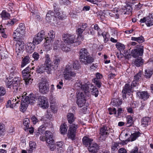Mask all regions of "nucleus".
Here are the masks:
<instances>
[{"label":"nucleus","mask_w":153,"mask_h":153,"mask_svg":"<svg viewBox=\"0 0 153 153\" xmlns=\"http://www.w3.org/2000/svg\"><path fill=\"white\" fill-rule=\"evenodd\" d=\"M22 81L20 77H15L12 81V88L13 91L16 93L21 94V107L20 109L23 112L25 110L29 104L33 105L36 102L37 98L33 94H30L28 96H26L27 94L26 92L22 94L23 85L21 83Z\"/></svg>","instance_id":"obj_1"},{"label":"nucleus","mask_w":153,"mask_h":153,"mask_svg":"<svg viewBox=\"0 0 153 153\" xmlns=\"http://www.w3.org/2000/svg\"><path fill=\"white\" fill-rule=\"evenodd\" d=\"M79 56L81 62L85 64H90L94 61V59L91 56L87 50L85 48L80 50Z\"/></svg>","instance_id":"obj_2"},{"label":"nucleus","mask_w":153,"mask_h":153,"mask_svg":"<svg viewBox=\"0 0 153 153\" xmlns=\"http://www.w3.org/2000/svg\"><path fill=\"white\" fill-rule=\"evenodd\" d=\"M25 29L24 25L22 24H21L13 33V36L14 40L17 41L20 39L24 34Z\"/></svg>","instance_id":"obj_3"},{"label":"nucleus","mask_w":153,"mask_h":153,"mask_svg":"<svg viewBox=\"0 0 153 153\" xmlns=\"http://www.w3.org/2000/svg\"><path fill=\"white\" fill-rule=\"evenodd\" d=\"M45 138H47L46 143L48 145L51 151H53L55 147L52 133L49 131H47L45 132Z\"/></svg>","instance_id":"obj_4"},{"label":"nucleus","mask_w":153,"mask_h":153,"mask_svg":"<svg viewBox=\"0 0 153 153\" xmlns=\"http://www.w3.org/2000/svg\"><path fill=\"white\" fill-rule=\"evenodd\" d=\"M30 68L28 67L22 71L24 80L27 85L31 83L33 80V79H31V76L30 74Z\"/></svg>","instance_id":"obj_5"},{"label":"nucleus","mask_w":153,"mask_h":153,"mask_svg":"<svg viewBox=\"0 0 153 153\" xmlns=\"http://www.w3.org/2000/svg\"><path fill=\"white\" fill-rule=\"evenodd\" d=\"M76 75L75 72L71 71V69L69 66H66L63 73L64 77L65 80H70L72 77H75Z\"/></svg>","instance_id":"obj_6"},{"label":"nucleus","mask_w":153,"mask_h":153,"mask_svg":"<svg viewBox=\"0 0 153 153\" xmlns=\"http://www.w3.org/2000/svg\"><path fill=\"white\" fill-rule=\"evenodd\" d=\"M38 87L39 92L43 94H46L49 92V85L46 81L40 82L39 83Z\"/></svg>","instance_id":"obj_7"},{"label":"nucleus","mask_w":153,"mask_h":153,"mask_svg":"<svg viewBox=\"0 0 153 153\" xmlns=\"http://www.w3.org/2000/svg\"><path fill=\"white\" fill-rule=\"evenodd\" d=\"M77 128L78 126L77 124H73L70 125L68 134L69 138L72 140L74 139L76 131Z\"/></svg>","instance_id":"obj_8"},{"label":"nucleus","mask_w":153,"mask_h":153,"mask_svg":"<svg viewBox=\"0 0 153 153\" xmlns=\"http://www.w3.org/2000/svg\"><path fill=\"white\" fill-rule=\"evenodd\" d=\"M38 104L43 109L46 108L49 106L48 100L45 97L42 96L39 97L38 98Z\"/></svg>","instance_id":"obj_9"},{"label":"nucleus","mask_w":153,"mask_h":153,"mask_svg":"<svg viewBox=\"0 0 153 153\" xmlns=\"http://www.w3.org/2000/svg\"><path fill=\"white\" fill-rule=\"evenodd\" d=\"M63 40L65 43L68 44L77 42V39L74 35L64 34L63 36Z\"/></svg>","instance_id":"obj_10"},{"label":"nucleus","mask_w":153,"mask_h":153,"mask_svg":"<svg viewBox=\"0 0 153 153\" xmlns=\"http://www.w3.org/2000/svg\"><path fill=\"white\" fill-rule=\"evenodd\" d=\"M143 47L139 46L132 50L130 54L134 58L140 56H141L143 54Z\"/></svg>","instance_id":"obj_11"},{"label":"nucleus","mask_w":153,"mask_h":153,"mask_svg":"<svg viewBox=\"0 0 153 153\" xmlns=\"http://www.w3.org/2000/svg\"><path fill=\"white\" fill-rule=\"evenodd\" d=\"M60 62V60L59 57H55L53 58V60L52 62L50 70L48 71L47 72L48 74L51 73V70H55L57 68Z\"/></svg>","instance_id":"obj_12"},{"label":"nucleus","mask_w":153,"mask_h":153,"mask_svg":"<svg viewBox=\"0 0 153 153\" xmlns=\"http://www.w3.org/2000/svg\"><path fill=\"white\" fill-rule=\"evenodd\" d=\"M85 95L82 92H80V94H79L77 95V100L76 101L77 104L79 107H82L85 102Z\"/></svg>","instance_id":"obj_13"},{"label":"nucleus","mask_w":153,"mask_h":153,"mask_svg":"<svg viewBox=\"0 0 153 153\" xmlns=\"http://www.w3.org/2000/svg\"><path fill=\"white\" fill-rule=\"evenodd\" d=\"M16 45V52L18 55L19 53L22 52V50L24 48L25 46V43L24 42L22 41L19 40L18 39Z\"/></svg>","instance_id":"obj_14"},{"label":"nucleus","mask_w":153,"mask_h":153,"mask_svg":"<svg viewBox=\"0 0 153 153\" xmlns=\"http://www.w3.org/2000/svg\"><path fill=\"white\" fill-rule=\"evenodd\" d=\"M55 32L53 30H51L48 33L47 37L45 39L47 43H50L53 42L55 38Z\"/></svg>","instance_id":"obj_15"},{"label":"nucleus","mask_w":153,"mask_h":153,"mask_svg":"<svg viewBox=\"0 0 153 153\" xmlns=\"http://www.w3.org/2000/svg\"><path fill=\"white\" fill-rule=\"evenodd\" d=\"M99 147L98 145L95 143H92L89 146L88 149L89 151L93 153L97 152L99 150Z\"/></svg>","instance_id":"obj_16"},{"label":"nucleus","mask_w":153,"mask_h":153,"mask_svg":"<svg viewBox=\"0 0 153 153\" xmlns=\"http://www.w3.org/2000/svg\"><path fill=\"white\" fill-rule=\"evenodd\" d=\"M96 78H94L92 80V81L94 82L99 88L101 86L102 83L100 80L102 77V75L99 73L96 74Z\"/></svg>","instance_id":"obj_17"},{"label":"nucleus","mask_w":153,"mask_h":153,"mask_svg":"<svg viewBox=\"0 0 153 153\" xmlns=\"http://www.w3.org/2000/svg\"><path fill=\"white\" fill-rule=\"evenodd\" d=\"M121 10L124 14H129L131 12V8L129 4H126L125 6L122 7Z\"/></svg>","instance_id":"obj_18"},{"label":"nucleus","mask_w":153,"mask_h":153,"mask_svg":"<svg viewBox=\"0 0 153 153\" xmlns=\"http://www.w3.org/2000/svg\"><path fill=\"white\" fill-rule=\"evenodd\" d=\"M137 95L139 98L145 100L148 99L149 97V95L147 91H139L137 93Z\"/></svg>","instance_id":"obj_19"},{"label":"nucleus","mask_w":153,"mask_h":153,"mask_svg":"<svg viewBox=\"0 0 153 153\" xmlns=\"http://www.w3.org/2000/svg\"><path fill=\"white\" fill-rule=\"evenodd\" d=\"M45 63L46 65V67L48 71L50 70L51 65V61L50 55L48 54L45 55Z\"/></svg>","instance_id":"obj_20"},{"label":"nucleus","mask_w":153,"mask_h":153,"mask_svg":"<svg viewBox=\"0 0 153 153\" xmlns=\"http://www.w3.org/2000/svg\"><path fill=\"white\" fill-rule=\"evenodd\" d=\"M55 14L51 11H49L46 14V19L48 22H51V21L54 19L55 18Z\"/></svg>","instance_id":"obj_21"},{"label":"nucleus","mask_w":153,"mask_h":153,"mask_svg":"<svg viewBox=\"0 0 153 153\" xmlns=\"http://www.w3.org/2000/svg\"><path fill=\"white\" fill-rule=\"evenodd\" d=\"M110 128L106 126H103L100 128V134L108 135L110 132Z\"/></svg>","instance_id":"obj_22"},{"label":"nucleus","mask_w":153,"mask_h":153,"mask_svg":"<svg viewBox=\"0 0 153 153\" xmlns=\"http://www.w3.org/2000/svg\"><path fill=\"white\" fill-rule=\"evenodd\" d=\"M35 44L33 43L29 42L26 46V49L27 52L31 53L33 51L35 47Z\"/></svg>","instance_id":"obj_23"},{"label":"nucleus","mask_w":153,"mask_h":153,"mask_svg":"<svg viewBox=\"0 0 153 153\" xmlns=\"http://www.w3.org/2000/svg\"><path fill=\"white\" fill-rule=\"evenodd\" d=\"M47 68L46 66L45 65H42L38 66L36 68V72L39 74L43 73L46 70V68Z\"/></svg>","instance_id":"obj_24"},{"label":"nucleus","mask_w":153,"mask_h":153,"mask_svg":"<svg viewBox=\"0 0 153 153\" xmlns=\"http://www.w3.org/2000/svg\"><path fill=\"white\" fill-rule=\"evenodd\" d=\"M93 141V139L87 137L85 136L82 139L83 143L86 146L88 145L89 146L92 143Z\"/></svg>","instance_id":"obj_25"},{"label":"nucleus","mask_w":153,"mask_h":153,"mask_svg":"<svg viewBox=\"0 0 153 153\" xmlns=\"http://www.w3.org/2000/svg\"><path fill=\"white\" fill-rule=\"evenodd\" d=\"M131 88L130 86V85L128 84H126L122 91V93L123 94V97L126 96V94L127 93H130L131 91Z\"/></svg>","instance_id":"obj_26"},{"label":"nucleus","mask_w":153,"mask_h":153,"mask_svg":"<svg viewBox=\"0 0 153 153\" xmlns=\"http://www.w3.org/2000/svg\"><path fill=\"white\" fill-rule=\"evenodd\" d=\"M151 120L148 117H143L141 120V125L143 127H146L147 126L150 122Z\"/></svg>","instance_id":"obj_27"},{"label":"nucleus","mask_w":153,"mask_h":153,"mask_svg":"<svg viewBox=\"0 0 153 153\" xmlns=\"http://www.w3.org/2000/svg\"><path fill=\"white\" fill-rule=\"evenodd\" d=\"M143 62V60L141 57H139L134 60L132 63L137 67H139L142 65Z\"/></svg>","instance_id":"obj_28"},{"label":"nucleus","mask_w":153,"mask_h":153,"mask_svg":"<svg viewBox=\"0 0 153 153\" xmlns=\"http://www.w3.org/2000/svg\"><path fill=\"white\" fill-rule=\"evenodd\" d=\"M0 56L1 59H5L8 56V52L4 48H0Z\"/></svg>","instance_id":"obj_29"},{"label":"nucleus","mask_w":153,"mask_h":153,"mask_svg":"<svg viewBox=\"0 0 153 153\" xmlns=\"http://www.w3.org/2000/svg\"><path fill=\"white\" fill-rule=\"evenodd\" d=\"M75 85L76 87L79 88V89H81L82 90H87L88 88V86L87 84H85L83 85L80 82L77 83L75 84Z\"/></svg>","instance_id":"obj_30"},{"label":"nucleus","mask_w":153,"mask_h":153,"mask_svg":"<svg viewBox=\"0 0 153 153\" xmlns=\"http://www.w3.org/2000/svg\"><path fill=\"white\" fill-rule=\"evenodd\" d=\"M30 62V58L28 56H26L22 59V62L21 67L22 68L28 64Z\"/></svg>","instance_id":"obj_31"},{"label":"nucleus","mask_w":153,"mask_h":153,"mask_svg":"<svg viewBox=\"0 0 153 153\" xmlns=\"http://www.w3.org/2000/svg\"><path fill=\"white\" fill-rule=\"evenodd\" d=\"M56 145L58 147L57 149L58 150H60V151L59 152L61 153L62 152H63L64 150V143L62 141H59L57 142L56 143Z\"/></svg>","instance_id":"obj_32"},{"label":"nucleus","mask_w":153,"mask_h":153,"mask_svg":"<svg viewBox=\"0 0 153 153\" xmlns=\"http://www.w3.org/2000/svg\"><path fill=\"white\" fill-rule=\"evenodd\" d=\"M54 11L56 13L55 17H57L59 19H62L66 16L65 15H63L62 13H61L59 10H57L56 9L54 8Z\"/></svg>","instance_id":"obj_33"},{"label":"nucleus","mask_w":153,"mask_h":153,"mask_svg":"<svg viewBox=\"0 0 153 153\" xmlns=\"http://www.w3.org/2000/svg\"><path fill=\"white\" fill-rule=\"evenodd\" d=\"M67 118L68 123L70 124H71L74 122L76 118L74 114L71 113L68 114L67 115Z\"/></svg>","instance_id":"obj_34"},{"label":"nucleus","mask_w":153,"mask_h":153,"mask_svg":"<svg viewBox=\"0 0 153 153\" xmlns=\"http://www.w3.org/2000/svg\"><path fill=\"white\" fill-rule=\"evenodd\" d=\"M43 39L41 37L36 35L33 38V43L35 45H37L40 43Z\"/></svg>","instance_id":"obj_35"},{"label":"nucleus","mask_w":153,"mask_h":153,"mask_svg":"<svg viewBox=\"0 0 153 153\" xmlns=\"http://www.w3.org/2000/svg\"><path fill=\"white\" fill-rule=\"evenodd\" d=\"M68 127L66 124L64 123L61 125L60 127V130L61 133L62 134H65L67 131Z\"/></svg>","instance_id":"obj_36"},{"label":"nucleus","mask_w":153,"mask_h":153,"mask_svg":"<svg viewBox=\"0 0 153 153\" xmlns=\"http://www.w3.org/2000/svg\"><path fill=\"white\" fill-rule=\"evenodd\" d=\"M153 73L152 70L150 69H146L145 71V76L146 78H149L150 77Z\"/></svg>","instance_id":"obj_37"},{"label":"nucleus","mask_w":153,"mask_h":153,"mask_svg":"<svg viewBox=\"0 0 153 153\" xmlns=\"http://www.w3.org/2000/svg\"><path fill=\"white\" fill-rule=\"evenodd\" d=\"M91 92L92 95H95V97H97L99 93L98 90L95 87H94L93 86H91Z\"/></svg>","instance_id":"obj_38"},{"label":"nucleus","mask_w":153,"mask_h":153,"mask_svg":"<svg viewBox=\"0 0 153 153\" xmlns=\"http://www.w3.org/2000/svg\"><path fill=\"white\" fill-rule=\"evenodd\" d=\"M112 105L114 106H117L120 105L122 103L121 101L119 100L114 98L112 99L111 101Z\"/></svg>","instance_id":"obj_39"},{"label":"nucleus","mask_w":153,"mask_h":153,"mask_svg":"<svg viewBox=\"0 0 153 153\" xmlns=\"http://www.w3.org/2000/svg\"><path fill=\"white\" fill-rule=\"evenodd\" d=\"M1 17L3 19H8L10 16L9 13L6 12L5 10H3L1 14Z\"/></svg>","instance_id":"obj_40"},{"label":"nucleus","mask_w":153,"mask_h":153,"mask_svg":"<svg viewBox=\"0 0 153 153\" xmlns=\"http://www.w3.org/2000/svg\"><path fill=\"white\" fill-rule=\"evenodd\" d=\"M131 39L132 40L136 41L139 43H142L144 41V38L142 36L138 37H132Z\"/></svg>","instance_id":"obj_41"},{"label":"nucleus","mask_w":153,"mask_h":153,"mask_svg":"<svg viewBox=\"0 0 153 153\" xmlns=\"http://www.w3.org/2000/svg\"><path fill=\"white\" fill-rule=\"evenodd\" d=\"M117 48L120 51H123L125 49V46L123 44L117 42L116 45Z\"/></svg>","instance_id":"obj_42"},{"label":"nucleus","mask_w":153,"mask_h":153,"mask_svg":"<svg viewBox=\"0 0 153 153\" xmlns=\"http://www.w3.org/2000/svg\"><path fill=\"white\" fill-rule=\"evenodd\" d=\"M29 124L30 120L29 119L26 118L24 119L23 122V125L25 126V131H26V130H28L29 126Z\"/></svg>","instance_id":"obj_43"},{"label":"nucleus","mask_w":153,"mask_h":153,"mask_svg":"<svg viewBox=\"0 0 153 153\" xmlns=\"http://www.w3.org/2000/svg\"><path fill=\"white\" fill-rule=\"evenodd\" d=\"M21 97V96H17L16 98V97L15 99L13 98L11 102V103L12 105H15V106H17V105L20 102L19 98Z\"/></svg>","instance_id":"obj_44"},{"label":"nucleus","mask_w":153,"mask_h":153,"mask_svg":"<svg viewBox=\"0 0 153 153\" xmlns=\"http://www.w3.org/2000/svg\"><path fill=\"white\" fill-rule=\"evenodd\" d=\"M146 24L147 26L149 27L153 25V18L147 17V22Z\"/></svg>","instance_id":"obj_45"},{"label":"nucleus","mask_w":153,"mask_h":153,"mask_svg":"<svg viewBox=\"0 0 153 153\" xmlns=\"http://www.w3.org/2000/svg\"><path fill=\"white\" fill-rule=\"evenodd\" d=\"M140 134V133L138 132L132 134L131 136V141H133L135 140L139 136Z\"/></svg>","instance_id":"obj_46"},{"label":"nucleus","mask_w":153,"mask_h":153,"mask_svg":"<svg viewBox=\"0 0 153 153\" xmlns=\"http://www.w3.org/2000/svg\"><path fill=\"white\" fill-rule=\"evenodd\" d=\"M5 128L3 124L0 123V136L3 135L4 134Z\"/></svg>","instance_id":"obj_47"},{"label":"nucleus","mask_w":153,"mask_h":153,"mask_svg":"<svg viewBox=\"0 0 153 153\" xmlns=\"http://www.w3.org/2000/svg\"><path fill=\"white\" fill-rule=\"evenodd\" d=\"M109 113L110 114H114L116 115V109L115 108H108Z\"/></svg>","instance_id":"obj_48"},{"label":"nucleus","mask_w":153,"mask_h":153,"mask_svg":"<svg viewBox=\"0 0 153 153\" xmlns=\"http://www.w3.org/2000/svg\"><path fill=\"white\" fill-rule=\"evenodd\" d=\"M49 43H47V42L46 41V43L45 44V48L47 51H49L52 49L51 45Z\"/></svg>","instance_id":"obj_49"},{"label":"nucleus","mask_w":153,"mask_h":153,"mask_svg":"<svg viewBox=\"0 0 153 153\" xmlns=\"http://www.w3.org/2000/svg\"><path fill=\"white\" fill-rule=\"evenodd\" d=\"M32 57L35 60L37 61L39 58V53L35 52L32 54Z\"/></svg>","instance_id":"obj_50"},{"label":"nucleus","mask_w":153,"mask_h":153,"mask_svg":"<svg viewBox=\"0 0 153 153\" xmlns=\"http://www.w3.org/2000/svg\"><path fill=\"white\" fill-rule=\"evenodd\" d=\"M6 93L5 89L3 87H0V96L4 95Z\"/></svg>","instance_id":"obj_51"},{"label":"nucleus","mask_w":153,"mask_h":153,"mask_svg":"<svg viewBox=\"0 0 153 153\" xmlns=\"http://www.w3.org/2000/svg\"><path fill=\"white\" fill-rule=\"evenodd\" d=\"M73 66V68L75 70L79 69L80 67L77 61L75 62H74Z\"/></svg>","instance_id":"obj_52"},{"label":"nucleus","mask_w":153,"mask_h":153,"mask_svg":"<svg viewBox=\"0 0 153 153\" xmlns=\"http://www.w3.org/2000/svg\"><path fill=\"white\" fill-rule=\"evenodd\" d=\"M36 143L30 141L29 142L30 148V149H33L36 148Z\"/></svg>","instance_id":"obj_53"},{"label":"nucleus","mask_w":153,"mask_h":153,"mask_svg":"<svg viewBox=\"0 0 153 153\" xmlns=\"http://www.w3.org/2000/svg\"><path fill=\"white\" fill-rule=\"evenodd\" d=\"M54 48L55 49H57L58 47H59V45H60V46L62 47V45L61 44H60L59 43V41L58 40H56L55 41L54 43Z\"/></svg>","instance_id":"obj_54"},{"label":"nucleus","mask_w":153,"mask_h":153,"mask_svg":"<svg viewBox=\"0 0 153 153\" xmlns=\"http://www.w3.org/2000/svg\"><path fill=\"white\" fill-rule=\"evenodd\" d=\"M31 120L33 123L34 124H36L39 121L34 116H33L31 117Z\"/></svg>","instance_id":"obj_55"},{"label":"nucleus","mask_w":153,"mask_h":153,"mask_svg":"<svg viewBox=\"0 0 153 153\" xmlns=\"http://www.w3.org/2000/svg\"><path fill=\"white\" fill-rule=\"evenodd\" d=\"M77 42H78V45H79L81 44V40H83L84 39L83 36L82 35L78 36L77 37Z\"/></svg>","instance_id":"obj_56"},{"label":"nucleus","mask_w":153,"mask_h":153,"mask_svg":"<svg viewBox=\"0 0 153 153\" xmlns=\"http://www.w3.org/2000/svg\"><path fill=\"white\" fill-rule=\"evenodd\" d=\"M141 74L140 72L134 76V79L138 81L141 77Z\"/></svg>","instance_id":"obj_57"},{"label":"nucleus","mask_w":153,"mask_h":153,"mask_svg":"<svg viewBox=\"0 0 153 153\" xmlns=\"http://www.w3.org/2000/svg\"><path fill=\"white\" fill-rule=\"evenodd\" d=\"M45 31L44 30H42L37 35L43 39L45 37Z\"/></svg>","instance_id":"obj_58"},{"label":"nucleus","mask_w":153,"mask_h":153,"mask_svg":"<svg viewBox=\"0 0 153 153\" xmlns=\"http://www.w3.org/2000/svg\"><path fill=\"white\" fill-rule=\"evenodd\" d=\"M127 122L128 124H131L133 123V120L132 117L128 116L127 117Z\"/></svg>","instance_id":"obj_59"},{"label":"nucleus","mask_w":153,"mask_h":153,"mask_svg":"<svg viewBox=\"0 0 153 153\" xmlns=\"http://www.w3.org/2000/svg\"><path fill=\"white\" fill-rule=\"evenodd\" d=\"M51 109L54 113H56L57 111V106L54 104H52L51 105Z\"/></svg>","instance_id":"obj_60"},{"label":"nucleus","mask_w":153,"mask_h":153,"mask_svg":"<svg viewBox=\"0 0 153 153\" xmlns=\"http://www.w3.org/2000/svg\"><path fill=\"white\" fill-rule=\"evenodd\" d=\"M16 22V20L15 19H13L12 20H10L8 22V23L7 24V25H12L14 24V23H15Z\"/></svg>","instance_id":"obj_61"},{"label":"nucleus","mask_w":153,"mask_h":153,"mask_svg":"<svg viewBox=\"0 0 153 153\" xmlns=\"http://www.w3.org/2000/svg\"><path fill=\"white\" fill-rule=\"evenodd\" d=\"M138 81L134 79L131 84V88L135 87L138 85Z\"/></svg>","instance_id":"obj_62"},{"label":"nucleus","mask_w":153,"mask_h":153,"mask_svg":"<svg viewBox=\"0 0 153 153\" xmlns=\"http://www.w3.org/2000/svg\"><path fill=\"white\" fill-rule=\"evenodd\" d=\"M83 30L80 27L79 28L76 30L78 36L82 35V33L83 31Z\"/></svg>","instance_id":"obj_63"},{"label":"nucleus","mask_w":153,"mask_h":153,"mask_svg":"<svg viewBox=\"0 0 153 153\" xmlns=\"http://www.w3.org/2000/svg\"><path fill=\"white\" fill-rule=\"evenodd\" d=\"M100 136L99 138V140L101 141L104 140L105 139L106 135H102V134H100Z\"/></svg>","instance_id":"obj_64"}]
</instances>
